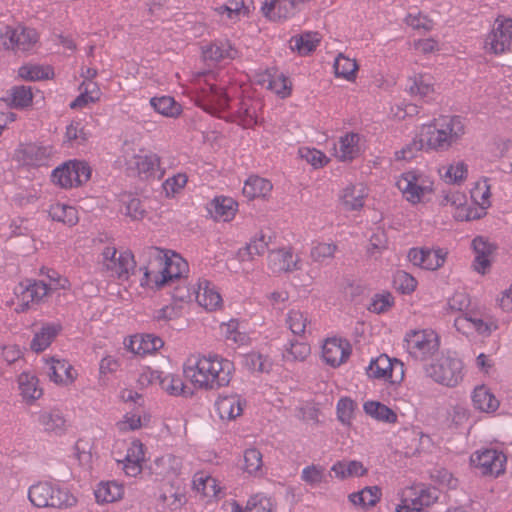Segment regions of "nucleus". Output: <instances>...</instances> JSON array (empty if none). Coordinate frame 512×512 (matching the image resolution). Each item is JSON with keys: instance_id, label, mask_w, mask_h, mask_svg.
I'll list each match as a JSON object with an SVG mask.
<instances>
[{"instance_id": "obj_1", "label": "nucleus", "mask_w": 512, "mask_h": 512, "mask_svg": "<svg viewBox=\"0 0 512 512\" xmlns=\"http://www.w3.org/2000/svg\"><path fill=\"white\" fill-rule=\"evenodd\" d=\"M196 103L206 112L243 129H253L262 123V104L250 97H236L235 86L218 84L213 74L195 79Z\"/></svg>"}, {"instance_id": "obj_2", "label": "nucleus", "mask_w": 512, "mask_h": 512, "mask_svg": "<svg viewBox=\"0 0 512 512\" xmlns=\"http://www.w3.org/2000/svg\"><path fill=\"white\" fill-rule=\"evenodd\" d=\"M184 380L197 391H215L230 385L235 365L217 353H193L183 362Z\"/></svg>"}, {"instance_id": "obj_3", "label": "nucleus", "mask_w": 512, "mask_h": 512, "mask_svg": "<svg viewBox=\"0 0 512 512\" xmlns=\"http://www.w3.org/2000/svg\"><path fill=\"white\" fill-rule=\"evenodd\" d=\"M426 153H440L458 144L466 133L464 119L457 115H439L417 127Z\"/></svg>"}, {"instance_id": "obj_4", "label": "nucleus", "mask_w": 512, "mask_h": 512, "mask_svg": "<svg viewBox=\"0 0 512 512\" xmlns=\"http://www.w3.org/2000/svg\"><path fill=\"white\" fill-rule=\"evenodd\" d=\"M155 261L159 268L155 269L151 262L144 267L140 286L152 290H160L174 281L187 277L189 265L178 253L172 250L156 249Z\"/></svg>"}, {"instance_id": "obj_5", "label": "nucleus", "mask_w": 512, "mask_h": 512, "mask_svg": "<svg viewBox=\"0 0 512 512\" xmlns=\"http://www.w3.org/2000/svg\"><path fill=\"white\" fill-rule=\"evenodd\" d=\"M394 185L402 199L412 206L427 203L436 191L434 176L420 168H410L396 175Z\"/></svg>"}, {"instance_id": "obj_6", "label": "nucleus", "mask_w": 512, "mask_h": 512, "mask_svg": "<svg viewBox=\"0 0 512 512\" xmlns=\"http://www.w3.org/2000/svg\"><path fill=\"white\" fill-rule=\"evenodd\" d=\"M173 298L181 302L194 300L207 312H215L223 308L224 302L218 287L206 278H199L192 286H178Z\"/></svg>"}, {"instance_id": "obj_7", "label": "nucleus", "mask_w": 512, "mask_h": 512, "mask_svg": "<svg viewBox=\"0 0 512 512\" xmlns=\"http://www.w3.org/2000/svg\"><path fill=\"white\" fill-rule=\"evenodd\" d=\"M398 504L394 512H429L440 498L439 490L426 483H413L398 492Z\"/></svg>"}, {"instance_id": "obj_8", "label": "nucleus", "mask_w": 512, "mask_h": 512, "mask_svg": "<svg viewBox=\"0 0 512 512\" xmlns=\"http://www.w3.org/2000/svg\"><path fill=\"white\" fill-rule=\"evenodd\" d=\"M98 265L101 272L109 277L127 281L135 271L136 261L130 249L106 245L98 256Z\"/></svg>"}, {"instance_id": "obj_9", "label": "nucleus", "mask_w": 512, "mask_h": 512, "mask_svg": "<svg viewBox=\"0 0 512 512\" xmlns=\"http://www.w3.org/2000/svg\"><path fill=\"white\" fill-rule=\"evenodd\" d=\"M404 348L410 358L425 362L438 354L441 347V337L432 328L411 329L404 336Z\"/></svg>"}, {"instance_id": "obj_10", "label": "nucleus", "mask_w": 512, "mask_h": 512, "mask_svg": "<svg viewBox=\"0 0 512 512\" xmlns=\"http://www.w3.org/2000/svg\"><path fill=\"white\" fill-rule=\"evenodd\" d=\"M48 296L46 283L41 280L24 279L13 288V296L7 304L14 312L26 313L41 304Z\"/></svg>"}, {"instance_id": "obj_11", "label": "nucleus", "mask_w": 512, "mask_h": 512, "mask_svg": "<svg viewBox=\"0 0 512 512\" xmlns=\"http://www.w3.org/2000/svg\"><path fill=\"white\" fill-rule=\"evenodd\" d=\"M512 18L499 15L490 30L483 36L481 49L489 56H502L511 51Z\"/></svg>"}, {"instance_id": "obj_12", "label": "nucleus", "mask_w": 512, "mask_h": 512, "mask_svg": "<svg viewBox=\"0 0 512 512\" xmlns=\"http://www.w3.org/2000/svg\"><path fill=\"white\" fill-rule=\"evenodd\" d=\"M427 377L448 388L457 387L464 379L463 361L458 357L441 356L424 367Z\"/></svg>"}, {"instance_id": "obj_13", "label": "nucleus", "mask_w": 512, "mask_h": 512, "mask_svg": "<svg viewBox=\"0 0 512 512\" xmlns=\"http://www.w3.org/2000/svg\"><path fill=\"white\" fill-rule=\"evenodd\" d=\"M89 164L82 160H68L56 167L51 173V181L62 189L78 188L91 178Z\"/></svg>"}, {"instance_id": "obj_14", "label": "nucleus", "mask_w": 512, "mask_h": 512, "mask_svg": "<svg viewBox=\"0 0 512 512\" xmlns=\"http://www.w3.org/2000/svg\"><path fill=\"white\" fill-rule=\"evenodd\" d=\"M124 157L127 169L140 178H154L159 171L161 176L164 174L161 169L160 156L151 150L146 148L126 149Z\"/></svg>"}, {"instance_id": "obj_15", "label": "nucleus", "mask_w": 512, "mask_h": 512, "mask_svg": "<svg viewBox=\"0 0 512 512\" xmlns=\"http://www.w3.org/2000/svg\"><path fill=\"white\" fill-rule=\"evenodd\" d=\"M454 327L467 338H488L499 329V322L491 316L461 313L454 319Z\"/></svg>"}, {"instance_id": "obj_16", "label": "nucleus", "mask_w": 512, "mask_h": 512, "mask_svg": "<svg viewBox=\"0 0 512 512\" xmlns=\"http://www.w3.org/2000/svg\"><path fill=\"white\" fill-rule=\"evenodd\" d=\"M38 40V32L22 24L6 25L0 28V45L5 50L29 51Z\"/></svg>"}, {"instance_id": "obj_17", "label": "nucleus", "mask_w": 512, "mask_h": 512, "mask_svg": "<svg viewBox=\"0 0 512 512\" xmlns=\"http://www.w3.org/2000/svg\"><path fill=\"white\" fill-rule=\"evenodd\" d=\"M367 375L371 379L396 385L403 381L405 368L402 361L390 358L386 354H381L371 360L367 369Z\"/></svg>"}, {"instance_id": "obj_18", "label": "nucleus", "mask_w": 512, "mask_h": 512, "mask_svg": "<svg viewBox=\"0 0 512 512\" xmlns=\"http://www.w3.org/2000/svg\"><path fill=\"white\" fill-rule=\"evenodd\" d=\"M405 91L414 99L431 103L438 96V84L429 72H413L407 77Z\"/></svg>"}, {"instance_id": "obj_19", "label": "nucleus", "mask_w": 512, "mask_h": 512, "mask_svg": "<svg viewBox=\"0 0 512 512\" xmlns=\"http://www.w3.org/2000/svg\"><path fill=\"white\" fill-rule=\"evenodd\" d=\"M448 251L441 247H413L407 254L408 261L415 267L426 271H437L447 261Z\"/></svg>"}, {"instance_id": "obj_20", "label": "nucleus", "mask_w": 512, "mask_h": 512, "mask_svg": "<svg viewBox=\"0 0 512 512\" xmlns=\"http://www.w3.org/2000/svg\"><path fill=\"white\" fill-rule=\"evenodd\" d=\"M213 408L221 423L230 424L243 416L247 400L238 393H223L215 399Z\"/></svg>"}, {"instance_id": "obj_21", "label": "nucleus", "mask_w": 512, "mask_h": 512, "mask_svg": "<svg viewBox=\"0 0 512 512\" xmlns=\"http://www.w3.org/2000/svg\"><path fill=\"white\" fill-rule=\"evenodd\" d=\"M370 189L363 182L349 183L338 193V207L344 212H360L365 207Z\"/></svg>"}, {"instance_id": "obj_22", "label": "nucleus", "mask_w": 512, "mask_h": 512, "mask_svg": "<svg viewBox=\"0 0 512 512\" xmlns=\"http://www.w3.org/2000/svg\"><path fill=\"white\" fill-rule=\"evenodd\" d=\"M48 379L57 386L68 387L78 378L76 368L64 358L46 356L43 358Z\"/></svg>"}, {"instance_id": "obj_23", "label": "nucleus", "mask_w": 512, "mask_h": 512, "mask_svg": "<svg viewBox=\"0 0 512 512\" xmlns=\"http://www.w3.org/2000/svg\"><path fill=\"white\" fill-rule=\"evenodd\" d=\"M146 452L145 445L139 439H133L127 444L124 456L116 460L126 477L136 478L142 474Z\"/></svg>"}, {"instance_id": "obj_24", "label": "nucleus", "mask_w": 512, "mask_h": 512, "mask_svg": "<svg viewBox=\"0 0 512 512\" xmlns=\"http://www.w3.org/2000/svg\"><path fill=\"white\" fill-rule=\"evenodd\" d=\"M474 258L471 267L474 272L484 276L490 273L497 245L484 236H476L471 242Z\"/></svg>"}, {"instance_id": "obj_25", "label": "nucleus", "mask_w": 512, "mask_h": 512, "mask_svg": "<svg viewBox=\"0 0 512 512\" xmlns=\"http://www.w3.org/2000/svg\"><path fill=\"white\" fill-rule=\"evenodd\" d=\"M352 353L350 342L342 337H329L321 346V358L325 364L337 368L348 361Z\"/></svg>"}, {"instance_id": "obj_26", "label": "nucleus", "mask_w": 512, "mask_h": 512, "mask_svg": "<svg viewBox=\"0 0 512 512\" xmlns=\"http://www.w3.org/2000/svg\"><path fill=\"white\" fill-rule=\"evenodd\" d=\"M490 179L481 177L472 183L469 191L475 220H480L488 214L489 208L492 206V191Z\"/></svg>"}, {"instance_id": "obj_27", "label": "nucleus", "mask_w": 512, "mask_h": 512, "mask_svg": "<svg viewBox=\"0 0 512 512\" xmlns=\"http://www.w3.org/2000/svg\"><path fill=\"white\" fill-rule=\"evenodd\" d=\"M472 465L483 475L498 476L505 470L506 456L496 449H484L472 454Z\"/></svg>"}, {"instance_id": "obj_28", "label": "nucleus", "mask_w": 512, "mask_h": 512, "mask_svg": "<svg viewBox=\"0 0 512 512\" xmlns=\"http://www.w3.org/2000/svg\"><path fill=\"white\" fill-rule=\"evenodd\" d=\"M267 267L274 274L290 273L301 268V258L291 246H283L268 253Z\"/></svg>"}, {"instance_id": "obj_29", "label": "nucleus", "mask_w": 512, "mask_h": 512, "mask_svg": "<svg viewBox=\"0 0 512 512\" xmlns=\"http://www.w3.org/2000/svg\"><path fill=\"white\" fill-rule=\"evenodd\" d=\"M124 347L130 353L146 357L155 355L164 346L161 337L151 333H136L124 339Z\"/></svg>"}, {"instance_id": "obj_30", "label": "nucleus", "mask_w": 512, "mask_h": 512, "mask_svg": "<svg viewBox=\"0 0 512 512\" xmlns=\"http://www.w3.org/2000/svg\"><path fill=\"white\" fill-rule=\"evenodd\" d=\"M192 489L206 503L217 501L223 494L221 482L209 472L198 471L192 478Z\"/></svg>"}, {"instance_id": "obj_31", "label": "nucleus", "mask_w": 512, "mask_h": 512, "mask_svg": "<svg viewBox=\"0 0 512 512\" xmlns=\"http://www.w3.org/2000/svg\"><path fill=\"white\" fill-rule=\"evenodd\" d=\"M441 204L450 208V211L456 221H475L473 216V209L468 204L467 196L463 191H447L443 196Z\"/></svg>"}, {"instance_id": "obj_32", "label": "nucleus", "mask_w": 512, "mask_h": 512, "mask_svg": "<svg viewBox=\"0 0 512 512\" xmlns=\"http://www.w3.org/2000/svg\"><path fill=\"white\" fill-rule=\"evenodd\" d=\"M208 213L216 222H231L239 209L238 202L225 195L215 196L208 204Z\"/></svg>"}, {"instance_id": "obj_33", "label": "nucleus", "mask_w": 512, "mask_h": 512, "mask_svg": "<svg viewBox=\"0 0 512 512\" xmlns=\"http://www.w3.org/2000/svg\"><path fill=\"white\" fill-rule=\"evenodd\" d=\"M204 61L219 63L239 57V51L229 40H216L202 47Z\"/></svg>"}, {"instance_id": "obj_34", "label": "nucleus", "mask_w": 512, "mask_h": 512, "mask_svg": "<svg viewBox=\"0 0 512 512\" xmlns=\"http://www.w3.org/2000/svg\"><path fill=\"white\" fill-rule=\"evenodd\" d=\"M362 136L359 133L347 132L340 136L334 145V155L341 162L352 161L362 151Z\"/></svg>"}, {"instance_id": "obj_35", "label": "nucleus", "mask_w": 512, "mask_h": 512, "mask_svg": "<svg viewBox=\"0 0 512 512\" xmlns=\"http://www.w3.org/2000/svg\"><path fill=\"white\" fill-rule=\"evenodd\" d=\"M93 493L98 505L113 504L124 498L125 486L118 480H104L96 484Z\"/></svg>"}, {"instance_id": "obj_36", "label": "nucleus", "mask_w": 512, "mask_h": 512, "mask_svg": "<svg viewBox=\"0 0 512 512\" xmlns=\"http://www.w3.org/2000/svg\"><path fill=\"white\" fill-rule=\"evenodd\" d=\"M17 386L22 401L28 405L34 404L43 395V389L35 373L23 371L17 376Z\"/></svg>"}, {"instance_id": "obj_37", "label": "nucleus", "mask_w": 512, "mask_h": 512, "mask_svg": "<svg viewBox=\"0 0 512 512\" xmlns=\"http://www.w3.org/2000/svg\"><path fill=\"white\" fill-rule=\"evenodd\" d=\"M62 331V325L58 322L43 323L37 329L30 342V349L35 353L47 350Z\"/></svg>"}, {"instance_id": "obj_38", "label": "nucleus", "mask_w": 512, "mask_h": 512, "mask_svg": "<svg viewBox=\"0 0 512 512\" xmlns=\"http://www.w3.org/2000/svg\"><path fill=\"white\" fill-rule=\"evenodd\" d=\"M271 237L263 231L256 233L250 241L236 252V259L239 262H252L255 257L262 256L267 251Z\"/></svg>"}, {"instance_id": "obj_39", "label": "nucleus", "mask_w": 512, "mask_h": 512, "mask_svg": "<svg viewBox=\"0 0 512 512\" xmlns=\"http://www.w3.org/2000/svg\"><path fill=\"white\" fill-rule=\"evenodd\" d=\"M221 337L233 346H247L251 342L249 334L241 328V321L237 318H231L219 325Z\"/></svg>"}, {"instance_id": "obj_40", "label": "nucleus", "mask_w": 512, "mask_h": 512, "mask_svg": "<svg viewBox=\"0 0 512 512\" xmlns=\"http://www.w3.org/2000/svg\"><path fill=\"white\" fill-rule=\"evenodd\" d=\"M272 190L273 184L270 180L258 175H250L244 182L242 194L249 201L266 200L270 197Z\"/></svg>"}, {"instance_id": "obj_41", "label": "nucleus", "mask_w": 512, "mask_h": 512, "mask_svg": "<svg viewBox=\"0 0 512 512\" xmlns=\"http://www.w3.org/2000/svg\"><path fill=\"white\" fill-rule=\"evenodd\" d=\"M52 155V147L37 144L25 145L18 151L19 160L27 166L40 167L46 165Z\"/></svg>"}, {"instance_id": "obj_42", "label": "nucleus", "mask_w": 512, "mask_h": 512, "mask_svg": "<svg viewBox=\"0 0 512 512\" xmlns=\"http://www.w3.org/2000/svg\"><path fill=\"white\" fill-rule=\"evenodd\" d=\"M79 95L70 103L71 109H83L100 101L102 91L96 81H82L78 87Z\"/></svg>"}, {"instance_id": "obj_43", "label": "nucleus", "mask_w": 512, "mask_h": 512, "mask_svg": "<svg viewBox=\"0 0 512 512\" xmlns=\"http://www.w3.org/2000/svg\"><path fill=\"white\" fill-rule=\"evenodd\" d=\"M48 215L51 220L73 227L79 222V213L75 206L56 201L50 204Z\"/></svg>"}, {"instance_id": "obj_44", "label": "nucleus", "mask_w": 512, "mask_h": 512, "mask_svg": "<svg viewBox=\"0 0 512 512\" xmlns=\"http://www.w3.org/2000/svg\"><path fill=\"white\" fill-rule=\"evenodd\" d=\"M333 71L335 78L354 83L358 77L359 64L355 58L339 53L334 59Z\"/></svg>"}, {"instance_id": "obj_45", "label": "nucleus", "mask_w": 512, "mask_h": 512, "mask_svg": "<svg viewBox=\"0 0 512 512\" xmlns=\"http://www.w3.org/2000/svg\"><path fill=\"white\" fill-rule=\"evenodd\" d=\"M52 481H38L28 488V500L36 508H52Z\"/></svg>"}, {"instance_id": "obj_46", "label": "nucleus", "mask_w": 512, "mask_h": 512, "mask_svg": "<svg viewBox=\"0 0 512 512\" xmlns=\"http://www.w3.org/2000/svg\"><path fill=\"white\" fill-rule=\"evenodd\" d=\"M150 418L151 417L148 412L136 409L126 412L115 425L120 433H127L147 427L150 422Z\"/></svg>"}, {"instance_id": "obj_47", "label": "nucleus", "mask_w": 512, "mask_h": 512, "mask_svg": "<svg viewBox=\"0 0 512 512\" xmlns=\"http://www.w3.org/2000/svg\"><path fill=\"white\" fill-rule=\"evenodd\" d=\"M149 103L156 113L166 118L177 119L183 113L182 105L169 95L152 97Z\"/></svg>"}, {"instance_id": "obj_48", "label": "nucleus", "mask_w": 512, "mask_h": 512, "mask_svg": "<svg viewBox=\"0 0 512 512\" xmlns=\"http://www.w3.org/2000/svg\"><path fill=\"white\" fill-rule=\"evenodd\" d=\"M472 403L475 409L485 413L495 412L500 404L491 389L485 385H479L474 389Z\"/></svg>"}, {"instance_id": "obj_49", "label": "nucleus", "mask_w": 512, "mask_h": 512, "mask_svg": "<svg viewBox=\"0 0 512 512\" xmlns=\"http://www.w3.org/2000/svg\"><path fill=\"white\" fill-rule=\"evenodd\" d=\"M52 508L69 509L77 505L78 498L70 487L59 481H52Z\"/></svg>"}, {"instance_id": "obj_50", "label": "nucleus", "mask_w": 512, "mask_h": 512, "mask_svg": "<svg viewBox=\"0 0 512 512\" xmlns=\"http://www.w3.org/2000/svg\"><path fill=\"white\" fill-rule=\"evenodd\" d=\"M38 424L47 432L61 434L66 430L67 424L62 412L58 409H49L39 412Z\"/></svg>"}, {"instance_id": "obj_51", "label": "nucleus", "mask_w": 512, "mask_h": 512, "mask_svg": "<svg viewBox=\"0 0 512 512\" xmlns=\"http://www.w3.org/2000/svg\"><path fill=\"white\" fill-rule=\"evenodd\" d=\"M331 471L336 478L345 480L348 478L362 477L367 474L368 469L358 460H340L332 465Z\"/></svg>"}, {"instance_id": "obj_52", "label": "nucleus", "mask_w": 512, "mask_h": 512, "mask_svg": "<svg viewBox=\"0 0 512 512\" xmlns=\"http://www.w3.org/2000/svg\"><path fill=\"white\" fill-rule=\"evenodd\" d=\"M468 171L467 163L458 160L439 169V175L447 184L462 185L468 178Z\"/></svg>"}, {"instance_id": "obj_53", "label": "nucleus", "mask_w": 512, "mask_h": 512, "mask_svg": "<svg viewBox=\"0 0 512 512\" xmlns=\"http://www.w3.org/2000/svg\"><path fill=\"white\" fill-rule=\"evenodd\" d=\"M318 32H304L290 39V47L301 56H306L316 50L321 42Z\"/></svg>"}, {"instance_id": "obj_54", "label": "nucleus", "mask_w": 512, "mask_h": 512, "mask_svg": "<svg viewBox=\"0 0 512 512\" xmlns=\"http://www.w3.org/2000/svg\"><path fill=\"white\" fill-rule=\"evenodd\" d=\"M363 411L366 415L378 422L395 424L398 421L396 412L379 401H365L363 403Z\"/></svg>"}, {"instance_id": "obj_55", "label": "nucleus", "mask_w": 512, "mask_h": 512, "mask_svg": "<svg viewBox=\"0 0 512 512\" xmlns=\"http://www.w3.org/2000/svg\"><path fill=\"white\" fill-rule=\"evenodd\" d=\"M263 455L257 448H247L243 452L242 460L240 462V469L243 473L258 477L263 474Z\"/></svg>"}, {"instance_id": "obj_56", "label": "nucleus", "mask_w": 512, "mask_h": 512, "mask_svg": "<svg viewBox=\"0 0 512 512\" xmlns=\"http://www.w3.org/2000/svg\"><path fill=\"white\" fill-rule=\"evenodd\" d=\"M382 492L377 486H367L358 492L351 493L349 501L356 507L368 509L374 507L381 499Z\"/></svg>"}, {"instance_id": "obj_57", "label": "nucleus", "mask_w": 512, "mask_h": 512, "mask_svg": "<svg viewBox=\"0 0 512 512\" xmlns=\"http://www.w3.org/2000/svg\"><path fill=\"white\" fill-rule=\"evenodd\" d=\"M18 75L26 81H40L53 78L54 70L49 65L25 64L19 68Z\"/></svg>"}, {"instance_id": "obj_58", "label": "nucleus", "mask_w": 512, "mask_h": 512, "mask_svg": "<svg viewBox=\"0 0 512 512\" xmlns=\"http://www.w3.org/2000/svg\"><path fill=\"white\" fill-rule=\"evenodd\" d=\"M420 151L426 152V146L420 136L418 129H416L415 135L412 140L405 144L402 148L395 151L394 159L396 161L409 162L416 158Z\"/></svg>"}, {"instance_id": "obj_59", "label": "nucleus", "mask_w": 512, "mask_h": 512, "mask_svg": "<svg viewBox=\"0 0 512 512\" xmlns=\"http://www.w3.org/2000/svg\"><path fill=\"white\" fill-rule=\"evenodd\" d=\"M161 389L170 396H185L188 394V386L185 381L175 373L162 374Z\"/></svg>"}, {"instance_id": "obj_60", "label": "nucleus", "mask_w": 512, "mask_h": 512, "mask_svg": "<svg viewBox=\"0 0 512 512\" xmlns=\"http://www.w3.org/2000/svg\"><path fill=\"white\" fill-rule=\"evenodd\" d=\"M266 76L267 79H263V81H268L267 88L278 97L285 99L291 95L292 83L288 77L282 73H268Z\"/></svg>"}, {"instance_id": "obj_61", "label": "nucleus", "mask_w": 512, "mask_h": 512, "mask_svg": "<svg viewBox=\"0 0 512 512\" xmlns=\"http://www.w3.org/2000/svg\"><path fill=\"white\" fill-rule=\"evenodd\" d=\"M298 156L299 158L310 164L314 169L323 168L330 161L329 157L324 152L309 146L299 147Z\"/></svg>"}, {"instance_id": "obj_62", "label": "nucleus", "mask_w": 512, "mask_h": 512, "mask_svg": "<svg viewBox=\"0 0 512 512\" xmlns=\"http://www.w3.org/2000/svg\"><path fill=\"white\" fill-rule=\"evenodd\" d=\"M215 12L230 21H237L248 14V8L243 0H229L227 4L216 7Z\"/></svg>"}, {"instance_id": "obj_63", "label": "nucleus", "mask_w": 512, "mask_h": 512, "mask_svg": "<svg viewBox=\"0 0 512 512\" xmlns=\"http://www.w3.org/2000/svg\"><path fill=\"white\" fill-rule=\"evenodd\" d=\"M276 503L264 493L252 495L245 506V512H275Z\"/></svg>"}, {"instance_id": "obj_64", "label": "nucleus", "mask_w": 512, "mask_h": 512, "mask_svg": "<svg viewBox=\"0 0 512 512\" xmlns=\"http://www.w3.org/2000/svg\"><path fill=\"white\" fill-rule=\"evenodd\" d=\"M357 409V403L350 397H342L336 405L337 419L345 426H351Z\"/></svg>"}]
</instances>
